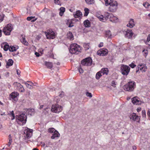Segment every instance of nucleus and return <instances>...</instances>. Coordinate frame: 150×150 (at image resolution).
<instances>
[{
  "mask_svg": "<svg viewBox=\"0 0 150 150\" xmlns=\"http://www.w3.org/2000/svg\"><path fill=\"white\" fill-rule=\"evenodd\" d=\"M82 48L81 46L76 43H74L71 45L69 50L70 53L72 54H78L81 51Z\"/></svg>",
  "mask_w": 150,
  "mask_h": 150,
  "instance_id": "1",
  "label": "nucleus"
},
{
  "mask_svg": "<svg viewBox=\"0 0 150 150\" xmlns=\"http://www.w3.org/2000/svg\"><path fill=\"white\" fill-rule=\"evenodd\" d=\"M16 118L18 124L21 123L23 125L26 122L27 117L25 114L22 113L19 115H16Z\"/></svg>",
  "mask_w": 150,
  "mask_h": 150,
  "instance_id": "2",
  "label": "nucleus"
},
{
  "mask_svg": "<svg viewBox=\"0 0 150 150\" xmlns=\"http://www.w3.org/2000/svg\"><path fill=\"white\" fill-rule=\"evenodd\" d=\"M13 30L12 25L11 24H8L6 25L3 29V32L6 35H10L11 32Z\"/></svg>",
  "mask_w": 150,
  "mask_h": 150,
  "instance_id": "3",
  "label": "nucleus"
},
{
  "mask_svg": "<svg viewBox=\"0 0 150 150\" xmlns=\"http://www.w3.org/2000/svg\"><path fill=\"white\" fill-rule=\"evenodd\" d=\"M121 71L124 75L127 76L129 72L130 68L127 65L122 64L120 67Z\"/></svg>",
  "mask_w": 150,
  "mask_h": 150,
  "instance_id": "4",
  "label": "nucleus"
},
{
  "mask_svg": "<svg viewBox=\"0 0 150 150\" xmlns=\"http://www.w3.org/2000/svg\"><path fill=\"white\" fill-rule=\"evenodd\" d=\"M63 107L58 104L53 105L52 106L51 111L56 113H59L61 112L63 110Z\"/></svg>",
  "mask_w": 150,
  "mask_h": 150,
  "instance_id": "5",
  "label": "nucleus"
},
{
  "mask_svg": "<svg viewBox=\"0 0 150 150\" xmlns=\"http://www.w3.org/2000/svg\"><path fill=\"white\" fill-rule=\"evenodd\" d=\"M135 86V83L134 81H130L125 85L124 88L125 90L131 91L134 89Z\"/></svg>",
  "mask_w": 150,
  "mask_h": 150,
  "instance_id": "6",
  "label": "nucleus"
},
{
  "mask_svg": "<svg viewBox=\"0 0 150 150\" xmlns=\"http://www.w3.org/2000/svg\"><path fill=\"white\" fill-rule=\"evenodd\" d=\"M109 5L108 9L110 11L112 12L116 11L118 8V3L116 1H112Z\"/></svg>",
  "mask_w": 150,
  "mask_h": 150,
  "instance_id": "7",
  "label": "nucleus"
},
{
  "mask_svg": "<svg viewBox=\"0 0 150 150\" xmlns=\"http://www.w3.org/2000/svg\"><path fill=\"white\" fill-rule=\"evenodd\" d=\"M111 15H112V14H110L108 12H106L103 15H100L98 16V18L100 21L104 22L108 19H110Z\"/></svg>",
  "mask_w": 150,
  "mask_h": 150,
  "instance_id": "8",
  "label": "nucleus"
},
{
  "mask_svg": "<svg viewBox=\"0 0 150 150\" xmlns=\"http://www.w3.org/2000/svg\"><path fill=\"white\" fill-rule=\"evenodd\" d=\"M92 62V59L90 57L86 58L81 61V64L82 65L86 66H91Z\"/></svg>",
  "mask_w": 150,
  "mask_h": 150,
  "instance_id": "9",
  "label": "nucleus"
},
{
  "mask_svg": "<svg viewBox=\"0 0 150 150\" xmlns=\"http://www.w3.org/2000/svg\"><path fill=\"white\" fill-rule=\"evenodd\" d=\"M137 67L138 69L136 71V73H137L139 70L142 72H145L147 71V67L144 64L141 63L137 65Z\"/></svg>",
  "mask_w": 150,
  "mask_h": 150,
  "instance_id": "10",
  "label": "nucleus"
},
{
  "mask_svg": "<svg viewBox=\"0 0 150 150\" xmlns=\"http://www.w3.org/2000/svg\"><path fill=\"white\" fill-rule=\"evenodd\" d=\"M45 33L47 39H53L55 38V33L51 30H49L47 32H46Z\"/></svg>",
  "mask_w": 150,
  "mask_h": 150,
  "instance_id": "11",
  "label": "nucleus"
},
{
  "mask_svg": "<svg viewBox=\"0 0 150 150\" xmlns=\"http://www.w3.org/2000/svg\"><path fill=\"white\" fill-rule=\"evenodd\" d=\"M13 86L19 91L21 92H24L25 91V89L23 86L20 83L17 82H15L13 84Z\"/></svg>",
  "mask_w": 150,
  "mask_h": 150,
  "instance_id": "12",
  "label": "nucleus"
},
{
  "mask_svg": "<svg viewBox=\"0 0 150 150\" xmlns=\"http://www.w3.org/2000/svg\"><path fill=\"white\" fill-rule=\"evenodd\" d=\"M33 130L32 129H28V128L25 129L24 131V133L25 135V137L27 138H30L32 135Z\"/></svg>",
  "mask_w": 150,
  "mask_h": 150,
  "instance_id": "13",
  "label": "nucleus"
},
{
  "mask_svg": "<svg viewBox=\"0 0 150 150\" xmlns=\"http://www.w3.org/2000/svg\"><path fill=\"white\" fill-rule=\"evenodd\" d=\"M108 53V50L106 49H101L97 52V54L101 56L106 55Z\"/></svg>",
  "mask_w": 150,
  "mask_h": 150,
  "instance_id": "14",
  "label": "nucleus"
},
{
  "mask_svg": "<svg viewBox=\"0 0 150 150\" xmlns=\"http://www.w3.org/2000/svg\"><path fill=\"white\" fill-rule=\"evenodd\" d=\"M130 119L134 121H139L140 120V117L134 113L130 115L129 116Z\"/></svg>",
  "mask_w": 150,
  "mask_h": 150,
  "instance_id": "15",
  "label": "nucleus"
},
{
  "mask_svg": "<svg viewBox=\"0 0 150 150\" xmlns=\"http://www.w3.org/2000/svg\"><path fill=\"white\" fill-rule=\"evenodd\" d=\"M124 33L125 36L128 38H131L133 34L132 30H127L124 32Z\"/></svg>",
  "mask_w": 150,
  "mask_h": 150,
  "instance_id": "16",
  "label": "nucleus"
},
{
  "mask_svg": "<svg viewBox=\"0 0 150 150\" xmlns=\"http://www.w3.org/2000/svg\"><path fill=\"white\" fill-rule=\"evenodd\" d=\"M132 102L134 104L136 105L141 104V101L137 98V97H134L132 99Z\"/></svg>",
  "mask_w": 150,
  "mask_h": 150,
  "instance_id": "17",
  "label": "nucleus"
},
{
  "mask_svg": "<svg viewBox=\"0 0 150 150\" xmlns=\"http://www.w3.org/2000/svg\"><path fill=\"white\" fill-rule=\"evenodd\" d=\"M110 17V20L111 22L116 23L119 21L118 18L117 17L114 16L113 14L111 15Z\"/></svg>",
  "mask_w": 150,
  "mask_h": 150,
  "instance_id": "18",
  "label": "nucleus"
},
{
  "mask_svg": "<svg viewBox=\"0 0 150 150\" xmlns=\"http://www.w3.org/2000/svg\"><path fill=\"white\" fill-rule=\"evenodd\" d=\"M19 95V94L18 93L16 92H14L11 93L10 95L11 96V98L13 99H14L15 100H16V99L17 96Z\"/></svg>",
  "mask_w": 150,
  "mask_h": 150,
  "instance_id": "19",
  "label": "nucleus"
},
{
  "mask_svg": "<svg viewBox=\"0 0 150 150\" xmlns=\"http://www.w3.org/2000/svg\"><path fill=\"white\" fill-rule=\"evenodd\" d=\"M134 25L135 23L134 21V19H131L129 21V23L127 25V26L130 28H132Z\"/></svg>",
  "mask_w": 150,
  "mask_h": 150,
  "instance_id": "20",
  "label": "nucleus"
},
{
  "mask_svg": "<svg viewBox=\"0 0 150 150\" xmlns=\"http://www.w3.org/2000/svg\"><path fill=\"white\" fill-rule=\"evenodd\" d=\"M75 18L81 17L82 16V13L79 11H77L75 14H73Z\"/></svg>",
  "mask_w": 150,
  "mask_h": 150,
  "instance_id": "21",
  "label": "nucleus"
},
{
  "mask_svg": "<svg viewBox=\"0 0 150 150\" xmlns=\"http://www.w3.org/2000/svg\"><path fill=\"white\" fill-rule=\"evenodd\" d=\"M26 110L27 113L30 115L34 114L35 113V110L33 109H29Z\"/></svg>",
  "mask_w": 150,
  "mask_h": 150,
  "instance_id": "22",
  "label": "nucleus"
},
{
  "mask_svg": "<svg viewBox=\"0 0 150 150\" xmlns=\"http://www.w3.org/2000/svg\"><path fill=\"white\" fill-rule=\"evenodd\" d=\"M60 134L59 133L58 131H56L54 132V133L53 134L52 136L51 137V138L52 139H54L56 137H58L59 136Z\"/></svg>",
  "mask_w": 150,
  "mask_h": 150,
  "instance_id": "23",
  "label": "nucleus"
},
{
  "mask_svg": "<svg viewBox=\"0 0 150 150\" xmlns=\"http://www.w3.org/2000/svg\"><path fill=\"white\" fill-rule=\"evenodd\" d=\"M13 62L12 59H8L6 63V68H8L9 67L12 66L13 64Z\"/></svg>",
  "mask_w": 150,
  "mask_h": 150,
  "instance_id": "24",
  "label": "nucleus"
},
{
  "mask_svg": "<svg viewBox=\"0 0 150 150\" xmlns=\"http://www.w3.org/2000/svg\"><path fill=\"white\" fill-rule=\"evenodd\" d=\"M83 24L85 27H89L91 26L90 22L88 20H86L84 21L83 22Z\"/></svg>",
  "mask_w": 150,
  "mask_h": 150,
  "instance_id": "25",
  "label": "nucleus"
},
{
  "mask_svg": "<svg viewBox=\"0 0 150 150\" xmlns=\"http://www.w3.org/2000/svg\"><path fill=\"white\" fill-rule=\"evenodd\" d=\"M3 45H4L3 48L4 50L7 51L8 50H9L10 46L7 42H4L3 43Z\"/></svg>",
  "mask_w": 150,
  "mask_h": 150,
  "instance_id": "26",
  "label": "nucleus"
},
{
  "mask_svg": "<svg viewBox=\"0 0 150 150\" xmlns=\"http://www.w3.org/2000/svg\"><path fill=\"white\" fill-rule=\"evenodd\" d=\"M100 71L102 73L103 75L105 74L107 75L108 73V70L107 68H103L101 69Z\"/></svg>",
  "mask_w": 150,
  "mask_h": 150,
  "instance_id": "27",
  "label": "nucleus"
},
{
  "mask_svg": "<svg viewBox=\"0 0 150 150\" xmlns=\"http://www.w3.org/2000/svg\"><path fill=\"white\" fill-rule=\"evenodd\" d=\"M18 48V46H10L9 50L10 52H13L16 51Z\"/></svg>",
  "mask_w": 150,
  "mask_h": 150,
  "instance_id": "28",
  "label": "nucleus"
},
{
  "mask_svg": "<svg viewBox=\"0 0 150 150\" xmlns=\"http://www.w3.org/2000/svg\"><path fill=\"white\" fill-rule=\"evenodd\" d=\"M21 41L24 45L26 46L28 45V43L25 40V36L22 37V39L21 40Z\"/></svg>",
  "mask_w": 150,
  "mask_h": 150,
  "instance_id": "29",
  "label": "nucleus"
},
{
  "mask_svg": "<svg viewBox=\"0 0 150 150\" xmlns=\"http://www.w3.org/2000/svg\"><path fill=\"white\" fill-rule=\"evenodd\" d=\"M67 24L69 27H71L74 26L73 23L71 20H67Z\"/></svg>",
  "mask_w": 150,
  "mask_h": 150,
  "instance_id": "30",
  "label": "nucleus"
},
{
  "mask_svg": "<svg viewBox=\"0 0 150 150\" xmlns=\"http://www.w3.org/2000/svg\"><path fill=\"white\" fill-rule=\"evenodd\" d=\"M45 64L47 67L50 69L52 68V63L51 62H46L45 63Z\"/></svg>",
  "mask_w": 150,
  "mask_h": 150,
  "instance_id": "31",
  "label": "nucleus"
},
{
  "mask_svg": "<svg viewBox=\"0 0 150 150\" xmlns=\"http://www.w3.org/2000/svg\"><path fill=\"white\" fill-rule=\"evenodd\" d=\"M65 8L63 7H61L60 8V12L59 13V14L61 16H62L64 13L65 11Z\"/></svg>",
  "mask_w": 150,
  "mask_h": 150,
  "instance_id": "32",
  "label": "nucleus"
},
{
  "mask_svg": "<svg viewBox=\"0 0 150 150\" xmlns=\"http://www.w3.org/2000/svg\"><path fill=\"white\" fill-rule=\"evenodd\" d=\"M105 34L106 37L108 38H111L112 37L111 32L110 30L106 31L105 32Z\"/></svg>",
  "mask_w": 150,
  "mask_h": 150,
  "instance_id": "33",
  "label": "nucleus"
},
{
  "mask_svg": "<svg viewBox=\"0 0 150 150\" xmlns=\"http://www.w3.org/2000/svg\"><path fill=\"white\" fill-rule=\"evenodd\" d=\"M105 2V5L106 6H107L109 5L112 1H114L113 0H104Z\"/></svg>",
  "mask_w": 150,
  "mask_h": 150,
  "instance_id": "34",
  "label": "nucleus"
},
{
  "mask_svg": "<svg viewBox=\"0 0 150 150\" xmlns=\"http://www.w3.org/2000/svg\"><path fill=\"white\" fill-rule=\"evenodd\" d=\"M102 73L100 71L97 73L96 75V77L97 79H98L102 76Z\"/></svg>",
  "mask_w": 150,
  "mask_h": 150,
  "instance_id": "35",
  "label": "nucleus"
},
{
  "mask_svg": "<svg viewBox=\"0 0 150 150\" xmlns=\"http://www.w3.org/2000/svg\"><path fill=\"white\" fill-rule=\"evenodd\" d=\"M83 47L86 50H88L90 47L89 44L86 43L83 44Z\"/></svg>",
  "mask_w": 150,
  "mask_h": 150,
  "instance_id": "36",
  "label": "nucleus"
},
{
  "mask_svg": "<svg viewBox=\"0 0 150 150\" xmlns=\"http://www.w3.org/2000/svg\"><path fill=\"white\" fill-rule=\"evenodd\" d=\"M9 115L10 116L12 117L11 118V120H13L15 118V115L13 111H11L10 112V113H9Z\"/></svg>",
  "mask_w": 150,
  "mask_h": 150,
  "instance_id": "37",
  "label": "nucleus"
},
{
  "mask_svg": "<svg viewBox=\"0 0 150 150\" xmlns=\"http://www.w3.org/2000/svg\"><path fill=\"white\" fill-rule=\"evenodd\" d=\"M86 3L89 4H94L95 3L94 0H85Z\"/></svg>",
  "mask_w": 150,
  "mask_h": 150,
  "instance_id": "38",
  "label": "nucleus"
},
{
  "mask_svg": "<svg viewBox=\"0 0 150 150\" xmlns=\"http://www.w3.org/2000/svg\"><path fill=\"white\" fill-rule=\"evenodd\" d=\"M85 13L84 14V16H87L88 15L89 13V10L87 8H85L84 9Z\"/></svg>",
  "mask_w": 150,
  "mask_h": 150,
  "instance_id": "39",
  "label": "nucleus"
},
{
  "mask_svg": "<svg viewBox=\"0 0 150 150\" xmlns=\"http://www.w3.org/2000/svg\"><path fill=\"white\" fill-rule=\"evenodd\" d=\"M57 130H56L54 128H50L48 129V131L50 133H54V132L56 131Z\"/></svg>",
  "mask_w": 150,
  "mask_h": 150,
  "instance_id": "40",
  "label": "nucleus"
},
{
  "mask_svg": "<svg viewBox=\"0 0 150 150\" xmlns=\"http://www.w3.org/2000/svg\"><path fill=\"white\" fill-rule=\"evenodd\" d=\"M26 85L27 88L29 89H32L33 88L32 85L29 84L28 83L25 82H24L23 83Z\"/></svg>",
  "mask_w": 150,
  "mask_h": 150,
  "instance_id": "41",
  "label": "nucleus"
},
{
  "mask_svg": "<svg viewBox=\"0 0 150 150\" xmlns=\"http://www.w3.org/2000/svg\"><path fill=\"white\" fill-rule=\"evenodd\" d=\"M69 34L70 35L68 37L69 39H70V40H74V36L73 35L71 32H69Z\"/></svg>",
  "mask_w": 150,
  "mask_h": 150,
  "instance_id": "42",
  "label": "nucleus"
},
{
  "mask_svg": "<svg viewBox=\"0 0 150 150\" xmlns=\"http://www.w3.org/2000/svg\"><path fill=\"white\" fill-rule=\"evenodd\" d=\"M143 6L146 8H148L150 6V4L147 2H146L143 4Z\"/></svg>",
  "mask_w": 150,
  "mask_h": 150,
  "instance_id": "43",
  "label": "nucleus"
},
{
  "mask_svg": "<svg viewBox=\"0 0 150 150\" xmlns=\"http://www.w3.org/2000/svg\"><path fill=\"white\" fill-rule=\"evenodd\" d=\"M4 14L0 15V23L4 19Z\"/></svg>",
  "mask_w": 150,
  "mask_h": 150,
  "instance_id": "44",
  "label": "nucleus"
},
{
  "mask_svg": "<svg viewBox=\"0 0 150 150\" xmlns=\"http://www.w3.org/2000/svg\"><path fill=\"white\" fill-rule=\"evenodd\" d=\"M116 82L115 81H113L111 82V86L114 87H116Z\"/></svg>",
  "mask_w": 150,
  "mask_h": 150,
  "instance_id": "45",
  "label": "nucleus"
},
{
  "mask_svg": "<svg viewBox=\"0 0 150 150\" xmlns=\"http://www.w3.org/2000/svg\"><path fill=\"white\" fill-rule=\"evenodd\" d=\"M86 95L87 96L89 97L90 98H91L92 96L91 93L88 92H86Z\"/></svg>",
  "mask_w": 150,
  "mask_h": 150,
  "instance_id": "46",
  "label": "nucleus"
},
{
  "mask_svg": "<svg viewBox=\"0 0 150 150\" xmlns=\"http://www.w3.org/2000/svg\"><path fill=\"white\" fill-rule=\"evenodd\" d=\"M35 17V16H30L28 17L27 18V20L28 21H30L31 20H32Z\"/></svg>",
  "mask_w": 150,
  "mask_h": 150,
  "instance_id": "47",
  "label": "nucleus"
},
{
  "mask_svg": "<svg viewBox=\"0 0 150 150\" xmlns=\"http://www.w3.org/2000/svg\"><path fill=\"white\" fill-rule=\"evenodd\" d=\"M142 115L143 117H145L146 116V112L145 110H143L142 111Z\"/></svg>",
  "mask_w": 150,
  "mask_h": 150,
  "instance_id": "48",
  "label": "nucleus"
},
{
  "mask_svg": "<svg viewBox=\"0 0 150 150\" xmlns=\"http://www.w3.org/2000/svg\"><path fill=\"white\" fill-rule=\"evenodd\" d=\"M12 142V139L11 138H10L9 140V142L7 144V145L9 146L11 144V143Z\"/></svg>",
  "mask_w": 150,
  "mask_h": 150,
  "instance_id": "49",
  "label": "nucleus"
},
{
  "mask_svg": "<svg viewBox=\"0 0 150 150\" xmlns=\"http://www.w3.org/2000/svg\"><path fill=\"white\" fill-rule=\"evenodd\" d=\"M129 66H130V67L132 68H133L136 66V65L135 64H133V63H132L131 64L129 65Z\"/></svg>",
  "mask_w": 150,
  "mask_h": 150,
  "instance_id": "50",
  "label": "nucleus"
},
{
  "mask_svg": "<svg viewBox=\"0 0 150 150\" xmlns=\"http://www.w3.org/2000/svg\"><path fill=\"white\" fill-rule=\"evenodd\" d=\"M143 52L144 54H145L146 56L148 54V51L147 50H143Z\"/></svg>",
  "mask_w": 150,
  "mask_h": 150,
  "instance_id": "51",
  "label": "nucleus"
},
{
  "mask_svg": "<svg viewBox=\"0 0 150 150\" xmlns=\"http://www.w3.org/2000/svg\"><path fill=\"white\" fill-rule=\"evenodd\" d=\"M79 72L80 73H82L83 72V71L81 68H79Z\"/></svg>",
  "mask_w": 150,
  "mask_h": 150,
  "instance_id": "52",
  "label": "nucleus"
},
{
  "mask_svg": "<svg viewBox=\"0 0 150 150\" xmlns=\"http://www.w3.org/2000/svg\"><path fill=\"white\" fill-rule=\"evenodd\" d=\"M103 45V43L102 42H100L98 45V47H102Z\"/></svg>",
  "mask_w": 150,
  "mask_h": 150,
  "instance_id": "53",
  "label": "nucleus"
},
{
  "mask_svg": "<svg viewBox=\"0 0 150 150\" xmlns=\"http://www.w3.org/2000/svg\"><path fill=\"white\" fill-rule=\"evenodd\" d=\"M147 115L149 117V119L150 120V111L149 110L147 113Z\"/></svg>",
  "mask_w": 150,
  "mask_h": 150,
  "instance_id": "54",
  "label": "nucleus"
},
{
  "mask_svg": "<svg viewBox=\"0 0 150 150\" xmlns=\"http://www.w3.org/2000/svg\"><path fill=\"white\" fill-rule=\"evenodd\" d=\"M54 2L55 4H59V0H54Z\"/></svg>",
  "mask_w": 150,
  "mask_h": 150,
  "instance_id": "55",
  "label": "nucleus"
},
{
  "mask_svg": "<svg viewBox=\"0 0 150 150\" xmlns=\"http://www.w3.org/2000/svg\"><path fill=\"white\" fill-rule=\"evenodd\" d=\"M64 96V92H61L60 94L59 95V97H62Z\"/></svg>",
  "mask_w": 150,
  "mask_h": 150,
  "instance_id": "56",
  "label": "nucleus"
},
{
  "mask_svg": "<svg viewBox=\"0 0 150 150\" xmlns=\"http://www.w3.org/2000/svg\"><path fill=\"white\" fill-rule=\"evenodd\" d=\"M9 73L8 72H7L5 74V76L7 77L9 76Z\"/></svg>",
  "mask_w": 150,
  "mask_h": 150,
  "instance_id": "57",
  "label": "nucleus"
},
{
  "mask_svg": "<svg viewBox=\"0 0 150 150\" xmlns=\"http://www.w3.org/2000/svg\"><path fill=\"white\" fill-rule=\"evenodd\" d=\"M147 40L148 42L150 41V34H149L148 35V36L147 38Z\"/></svg>",
  "mask_w": 150,
  "mask_h": 150,
  "instance_id": "58",
  "label": "nucleus"
},
{
  "mask_svg": "<svg viewBox=\"0 0 150 150\" xmlns=\"http://www.w3.org/2000/svg\"><path fill=\"white\" fill-rule=\"evenodd\" d=\"M35 54L37 57H39L40 56V54L39 53L36 52L35 53Z\"/></svg>",
  "mask_w": 150,
  "mask_h": 150,
  "instance_id": "59",
  "label": "nucleus"
},
{
  "mask_svg": "<svg viewBox=\"0 0 150 150\" xmlns=\"http://www.w3.org/2000/svg\"><path fill=\"white\" fill-rule=\"evenodd\" d=\"M28 82L30 85H32V86L33 85V86H34V84L32 82H31V81H27Z\"/></svg>",
  "mask_w": 150,
  "mask_h": 150,
  "instance_id": "60",
  "label": "nucleus"
},
{
  "mask_svg": "<svg viewBox=\"0 0 150 150\" xmlns=\"http://www.w3.org/2000/svg\"><path fill=\"white\" fill-rule=\"evenodd\" d=\"M17 73L18 75H20V71L19 70H17Z\"/></svg>",
  "mask_w": 150,
  "mask_h": 150,
  "instance_id": "61",
  "label": "nucleus"
},
{
  "mask_svg": "<svg viewBox=\"0 0 150 150\" xmlns=\"http://www.w3.org/2000/svg\"><path fill=\"white\" fill-rule=\"evenodd\" d=\"M37 18H35L34 19H33V20H31V22H35V21L37 19Z\"/></svg>",
  "mask_w": 150,
  "mask_h": 150,
  "instance_id": "62",
  "label": "nucleus"
},
{
  "mask_svg": "<svg viewBox=\"0 0 150 150\" xmlns=\"http://www.w3.org/2000/svg\"><path fill=\"white\" fill-rule=\"evenodd\" d=\"M141 110V108H138L137 109V111L138 112H139V111H140Z\"/></svg>",
  "mask_w": 150,
  "mask_h": 150,
  "instance_id": "63",
  "label": "nucleus"
},
{
  "mask_svg": "<svg viewBox=\"0 0 150 150\" xmlns=\"http://www.w3.org/2000/svg\"><path fill=\"white\" fill-rule=\"evenodd\" d=\"M132 148H133V149L134 150H136L137 149L136 146H133Z\"/></svg>",
  "mask_w": 150,
  "mask_h": 150,
  "instance_id": "64",
  "label": "nucleus"
}]
</instances>
